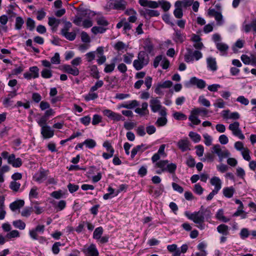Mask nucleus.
<instances>
[{
    "label": "nucleus",
    "mask_w": 256,
    "mask_h": 256,
    "mask_svg": "<svg viewBox=\"0 0 256 256\" xmlns=\"http://www.w3.org/2000/svg\"><path fill=\"white\" fill-rule=\"evenodd\" d=\"M210 182L212 185L214 186L213 190L218 192L222 188V182L220 178L217 176H214L210 179Z\"/></svg>",
    "instance_id": "412c9836"
},
{
    "label": "nucleus",
    "mask_w": 256,
    "mask_h": 256,
    "mask_svg": "<svg viewBox=\"0 0 256 256\" xmlns=\"http://www.w3.org/2000/svg\"><path fill=\"white\" fill-rule=\"evenodd\" d=\"M114 7L116 10H124L126 8V2L124 0H116Z\"/></svg>",
    "instance_id": "473e14b6"
},
{
    "label": "nucleus",
    "mask_w": 256,
    "mask_h": 256,
    "mask_svg": "<svg viewBox=\"0 0 256 256\" xmlns=\"http://www.w3.org/2000/svg\"><path fill=\"white\" fill-rule=\"evenodd\" d=\"M216 46L220 52H226L228 48V46L222 42H216Z\"/></svg>",
    "instance_id": "a18cd8bd"
},
{
    "label": "nucleus",
    "mask_w": 256,
    "mask_h": 256,
    "mask_svg": "<svg viewBox=\"0 0 256 256\" xmlns=\"http://www.w3.org/2000/svg\"><path fill=\"white\" fill-rule=\"evenodd\" d=\"M138 58L142 63L146 66L149 62L150 59L148 54L144 51H140L138 55Z\"/></svg>",
    "instance_id": "5701e85b"
},
{
    "label": "nucleus",
    "mask_w": 256,
    "mask_h": 256,
    "mask_svg": "<svg viewBox=\"0 0 256 256\" xmlns=\"http://www.w3.org/2000/svg\"><path fill=\"white\" fill-rule=\"evenodd\" d=\"M103 233V228L102 226L98 227L95 229L93 234V238L96 240L100 238Z\"/></svg>",
    "instance_id": "c9c22d12"
},
{
    "label": "nucleus",
    "mask_w": 256,
    "mask_h": 256,
    "mask_svg": "<svg viewBox=\"0 0 256 256\" xmlns=\"http://www.w3.org/2000/svg\"><path fill=\"white\" fill-rule=\"evenodd\" d=\"M228 129L232 132L234 136H238L240 139L244 140V138L245 137L240 128V123L238 122H234V123L230 124Z\"/></svg>",
    "instance_id": "39448f33"
},
{
    "label": "nucleus",
    "mask_w": 256,
    "mask_h": 256,
    "mask_svg": "<svg viewBox=\"0 0 256 256\" xmlns=\"http://www.w3.org/2000/svg\"><path fill=\"white\" fill-rule=\"evenodd\" d=\"M84 144L88 148H93L96 145V141L90 138L86 139L85 140L84 142Z\"/></svg>",
    "instance_id": "58836bf2"
},
{
    "label": "nucleus",
    "mask_w": 256,
    "mask_h": 256,
    "mask_svg": "<svg viewBox=\"0 0 256 256\" xmlns=\"http://www.w3.org/2000/svg\"><path fill=\"white\" fill-rule=\"evenodd\" d=\"M172 39L176 43H182L184 41L186 36L182 34L180 30L174 29Z\"/></svg>",
    "instance_id": "dca6fc26"
},
{
    "label": "nucleus",
    "mask_w": 256,
    "mask_h": 256,
    "mask_svg": "<svg viewBox=\"0 0 256 256\" xmlns=\"http://www.w3.org/2000/svg\"><path fill=\"white\" fill-rule=\"evenodd\" d=\"M61 34L67 40L72 41L76 37V33L75 32H68V31H65L61 32Z\"/></svg>",
    "instance_id": "2f4dec72"
},
{
    "label": "nucleus",
    "mask_w": 256,
    "mask_h": 256,
    "mask_svg": "<svg viewBox=\"0 0 256 256\" xmlns=\"http://www.w3.org/2000/svg\"><path fill=\"white\" fill-rule=\"evenodd\" d=\"M204 216L210 217V211L203 208L202 206L200 210L194 212L192 220L196 224H202L204 221Z\"/></svg>",
    "instance_id": "f03ea898"
},
{
    "label": "nucleus",
    "mask_w": 256,
    "mask_h": 256,
    "mask_svg": "<svg viewBox=\"0 0 256 256\" xmlns=\"http://www.w3.org/2000/svg\"><path fill=\"white\" fill-rule=\"evenodd\" d=\"M42 76L44 78H49L52 76V71L50 70L44 68L41 72Z\"/></svg>",
    "instance_id": "3c124183"
},
{
    "label": "nucleus",
    "mask_w": 256,
    "mask_h": 256,
    "mask_svg": "<svg viewBox=\"0 0 256 256\" xmlns=\"http://www.w3.org/2000/svg\"><path fill=\"white\" fill-rule=\"evenodd\" d=\"M158 84L162 88H170L172 86V82L170 80H166L162 82H159Z\"/></svg>",
    "instance_id": "338daca9"
},
{
    "label": "nucleus",
    "mask_w": 256,
    "mask_h": 256,
    "mask_svg": "<svg viewBox=\"0 0 256 256\" xmlns=\"http://www.w3.org/2000/svg\"><path fill=\"white\" fill-rule=\"evenodd\" d=\"M64 193L62 190L54 191L52 192L50 194V196L56 198V199H60L63 196Z\"/></svg>",
    "instance_id": "0e129e2a"
},
{
    "label": "nucleus",
    "mask_w": 256,
    "mask_h": 256,
    "mask_svg": "<svg viewBox=\"0 0 256 256\" xmlns=\"http://www.w3.org/2000/svg\"><path fill=\"white\" fill-rule=\"evenodd\" d=\"M38 188L36 186L32 187L29 193V198H36L38 197Z\"/></svg>",
    "instance_id": "de8ad7c7"
},
{
    "label": "nucleus",
    "mask_w": 256,
    "mask_h": 256,
    "mask_svg": "<svg viewBox=\"0 0 256 256\" xmlns=\"http://www.w3.org/2000/svg\"><path fill=\"white\" fill-rule=\"evenodd\" d=\"M20 236V233L17 230H13L8 233L6 235V238L8 239L18 238Z\"/></svg>",
    "instance_id": "864d4df0"
},
{
    "label": "nucleus",
    "mask_w": 256,
    "mask_h": 256,
    "mask_svg": "<svg viewBox=\"0 0 256 256\" xmlns=\"http://www.w3.org/2000/svg\"><path fill=\"white\" fill-rule=\"evenodd\" d=\"M96 20L97 24L100 26H107L108 24V22L103 16L97 18Z\"/></svg>",
    "instance_id": "4d7b16f0"
},
{
    "label": "nucleus",
    "mask_w": 256,
    "mask_h": 256,
    "mask_svg": "<svg viewBox=\"0 0 256 256\" xmlns=\"http://www.w3.org/2000/svg\"><path fill=\"white\" fill-rule=\"evenodd\" d=\"M141 15H143L146 18H150L153 16H158L160 15V12L156 10H152L144 9L140 12Z\"/></svg>",
    "instance_id": "f3484780"
},
{
    "label": "nucleus",
    "mask_w": 256,
    "mask_h": 256,
    "mask_svg": "<svg viewBox=\"0 0 256 256\" xmlns=\"http://www.w3.org/2000/svg\"><path fill=\"white\" fill-rule=\"evenodd\" d=\"M64 72L72 74L74 76H77L79 74L78 69L76 67H72L70 65L66 64L64 66Z\"/></svg>",
    "instance_id": "4be33fe9"
},
{
    "label": "nucleus",
    "mask_w": 256,
    "mask_h": 256,
    "mask_svg": "<svg viewBox=\"0 0 256 256\" xmlns=\"http://www.w3.org/2000/svg\"><path fill=\"white\" fill-rule=\"evenodd\" d=\"M222 116L224 118L238 120L240 118V114L238 112L230 113V110H224L222 111Z\"/></svg>",
    "instance_id": "aec40b11"
},
{
    "label": "nucleus",
    "mask_w": 256,
    "mask_h": 256,
    "mask_svg": "<svg viewBox=\"0 0 256 256\" xmlns=\"http://www.w3.org/2000/svg\"><path fill=\"white\" fill-rule=\"evenodd\" d=\"M176 165L174 163H170V164H167L166 166V170L168 171L170 174H174L175 172V171L176 169Z\"/></svg>",
    "instance_id": "69168bd1"
},
{
    "label": "nucleus",
    "mask_w": 256,
    "mask_h": 256,
    "mask_svg": "<svg viewBox=\"0 0 256 256\" xmlns=\"http://www.w3.org/2000/svg\"><path fill=\"white\" fill-rule=\"evenodd\" d=\"M208 113V110L204 108H197L193 109L188 117V120L191 122L188 126L193 128L194 125L199 124L201 122V120L198 118V116L205 117L207 116Z\"/></svg>",
    "instance_id": "f257e3e1"
},
{
    "label": "nucleus",
    "mask_w": 256,
    "mask_h": 256,
    "mask_svg": "<svg viewBox=\"0 0 256 256\" xmlns=\"http://www.w3.org/2000/svg\"><path fill=\"white\" fill-rule=\"evenodd\" d=\"M216 218L218 220L224 222H227L230 220V218L224 216V210L222 209H220L218 211L216 214Z\"/></svg>",
    "instance_id": "7c9ffc66"
},
{
    "label": "nucleus",
    "mask_w": 256,
    "mask_h": 256,
    "mask_svg": "<svg viewBox=\"0 0 256 256\" xmlns=\"http://www.w3.org/2000/svg\"><path fill=\"white\" fill-rule=\"evenodd\" d=\"M76 9L80 12V15L82 18H90L91 16H93L96 14L94 12H92L90 10L84 8L82 5L80 6L78 8H76Z\"/></svg>",
    "instance_id": "9d476101"
},
{
    "label": "nucleus",
    "mask_w": 256,
    "mask_h": 256,
    "mask_svg": "<svg viewBox=\"0 0 256 256\" xmlns=\"http://www.w3.org/2000/svg\"><path fill=\"white\" fill-rule=\"evenodd\" d=\"M187 52L184 55V60L186 62L193 61L194 60H199L202 56V53L199 50H194L188 48H186Z\"/></svg>",
    "instance_id": "7ed1b4c3"
},
{
    "label": "nucleus",
    "mask_w": 256,
    "mask_h": 256,
    "mask_svg": "<svg viewBox=\"0 0 256 256\" xmlns=\"http://www.w3.org/2000/svg\"><path fill=\"white\" fill-rule=\"evenodd\" d=\"M12 224L15 228L21 230H24L26 227L25 223L20 220L14 221Z\"/></svg>",
    "instance_id": "e433bc0d"
},
{
    "label": "nucleus",
    "mask_w": 256,
    "mask_h": 256,
    "mask_svg": "<svg viewBox=\"0 0 256 256\" xmlns=\"http://www.w3.org/2000/svg\"><path fill=\"white\" fill-rule=\"evenodd\" d=\"M208 68L213 72H215L218 69L216 58L212 57H208L206 59Z\"/></svg>",
    "instance_id": "b1692460"
},
{
    "label": "nucleus",
    "mask_w": 256,
    "mask_h": 256,
    "mask_svg": "<svg viewBox=\"0 0 256 256\" xmlns=\"http://www.w3.org/2000/svg\"><path fill=\"white\" fill-rule=\"evenodd\" d=\"M90 71L92 72L91 74L92 76L96 79L99 78L100 75L98 70L97 66L95 65H93L90 67Z\"/></svg>",
    "instance_id": "6e6d98bb"
},
{
    "label": "nucleus",
    "mask_w": 256,
    "mask_h": 256,
    "mask_svg": "<svg viewBox=\"0 0 256 256\" xmlns=\"http://www.w3.org/2000/svg\"><path fill=\"white\" fill-rule=\"evenodd\" d=\"M188 136L195 143H197L200 140V135L196 132H190Z\"/></svg>",
    "instance_id": "c03bdc74"
},
{
    "label": "nucleus",
    "mask_w": 256,
    "mask_h": 256,
    "mask_svg": "<svg viewBox=\"0 0 256 256\" xmlns=\"http://www.w3.org/2000/svg\"><path fill=\"white\" fill-rule=\"evenodd\" d=\"M87 254L88 256H98V252L94 244H90L87 248Z\"/></svg>",
    "instance_id": "c85d7f7f"
},
{
    "label": "nucleus",
    "mask_w": 256,
    "mask_h": 256,
    "mask_svg": "<svg viewBox=\"0 0 256 256\" xmlns=\"http://www.w3.org/2000/svg\"><path fill=\"white\" fill-rule=\"evenodd\" d=\"M148 104L144 102L142 104V108H138L135 109L134 112L140 116H144L149 114V111L148 109Z\"/></svg>",
    "instance_id": "a211bd4d"
},
{
    "label": "nucleus",
    "mask_w": 256,
    "mask_h": 256,
    "mask_svg": "<svg viewBox=\"0 0 256 256\" xmlns=\"http://www.w3.org/2000/svg\"><path fill=\"white\" fill-rule=\"evenodd\" d=\"M44 230V225H38L34 228L30 230L29 234L32 240H36L37 238L38 234H42Z\"/></svg>",
    "instance_id": "9b49d317"
},
{
    "label": "nucleus",
    "mask_w": 256,
    "mask_h": 256,
    "mask_svg": "<svg viewBox=\"0 0 256 256\" xmlns=\"http://www.w3.org/2000/svg\"><path fill=\"white\" fill-rule=\"evenodd\" d=\"M174 6L176 8L174 11V16L177 18H181L183 16V12L182 7L180 6V2H176L174 4Z\"/></svg>",
    "instance_id": "a878e982"
},
{
    "label": "nucleus",
    "mask_w": 256,
    "mask_h": 256,
    "mask_svg": "<svg viewBox=\"0 0 256 256\" xmlns=\"http://www.w3.org/2000/svg\"><path fill=\"white\" fill-rule=\"evenodd\" d=\"M212 152L218 156L220 162H222L224 158H228L230 156L228 150L226 149L222 150L219 144H216L213 146Z\"/></svg>",
    "instance_id": "20e7f679"
},
{
    "label": "nucleus",
    "mask_w": 256,
    "mask_h": 256,
    "mask_svg": "<svg viewBox=\"0 0 256 256\" xmlns=\"http://www.w3.org/2000/svg\"><path fill=\"white\" fill-rule=\"evenodd\" d=\"M143 48L144 52L151 54L154 50V46L149 38H146L144 40Z\"/></svg>",
    "instance_id": "4468645a"
},
{
    "label": "nucleus",
    "mask_w": 256,
    "mask_h": 256,
    "mask_svg": "<svg viewBox=\"0 0 256 256\" xmlns=\"http://www.w3.org/2000/svg\"><path fill=\"white\" fill-rule=\"evenodd\" d=\"M24 204V200H16L12 204H10V210L12 211H15L16 210L22 207Z\"/></svg>",
    "instance_id": "bb28decb"
},
{
    "label": "nucleus",
    "mask_w": 256,
    "mask_h": 256,
    "mask_svg": "<svg viewBox=\"0 0 256 256\" xmlns=\"http://www.w3.org/2000/svg\"><path fill=\"white\" fill-rule=\"evenodd\" d=\"M103 114L108 117L109 118L114 120L120 121L124 120L125 119L121 114L114 112L110 110H105L103 111Z\"/></svg>",
    "instance_id": "423d86ee"
},
{
    "label": "nucleus",
    "mask_w": 256,
    "mask_h": 256,
    "mask_svg": "<svg viewBox=\"0 0 256 256\" xmlns=\"http://www.w3.org/2000/svg\"><path fill=\"white\" fill-rule=\"evenodd\" d=\"M158 2L160 4L162 8L165 12L168 10L171 6L170 2L165 0H160Z\"/></svg>",
    "instance_id": "a19ab883"
},
{
    "label": "nucleus",
    "mask_w": 256,
    "mask_h": 256,
    "mask_svg": "<svg viewBox=\"0 0 256 256\" xmlns=\"http://www.w3.org/2000/svg\"><path fill=\"white\" fill-rule=\"evenodd\" d=\"M198 102L202 105L206 107H209L210 106V102L206 98L203 96H199Z\"/></svg>",
    "instance_id": "09e8293b"
},
{
    "label": "nucleus",
    "mask_w": 256,
    "mask_h": 256,
    "mask_svg": "<svg viewBox=\"0 0 256 256\" xmlns=\"http://www.w3.org/2000/svg\"><path fill=\"white\" fill-rule=\"evenodd\" d=\"M38 71L39 69L36 66H32L30 68V72L32 74L34 78H38L39 76Z\"/></svg>",
    "instance_id": "680f3d73"
},
{
    "label": "nucleus",
    "mask_w": 256,
    "mask_h": 256,
    "mask_svg": "<svg viewBox=\"0 0 256 256\" xmlns=\"http://www.w3.org/2000/svg\"><path fill=\"white\" fill-rule=\"evenodd\" d=\"M116 58H115L112 60L113 62L110 64H106L104 71L106 73L112 72L114 68L115 64L114 62L116 60Z\"/></svg>",
    "instance_id": "ea45409f"
},
{
    "label": "nucleus",
    "mask_w": 256,
    "mask_h": 256,
    "mask_svg": "<svg viewBox=\"0 0 256 256\" xmlns=\"http://www.w3.org/2000/svg\"><path fill=\"white\" fill-rule=\"evenodd\" d=\"M234 191V188L232 186L226 187L223 189V194L228 198H231L232 197Z\"/></svg>",
    "instance_id": "c756f323"
},
{
    "label": "nucleus",
    "mask_w": 256,
    "mask_h": 256,
    "mask_svg": "<svg viewBox=\"0 0 256 256\" xmlns=\"http://www.w3.org/2000/svg\"><path fill=\"white\" fill-rule=\"evenodd\" d=\"M150 103L151 110L154 112H159L160 110H162L163 108H166L162 106L158 98H152L150 100Z\"/></svg>",
    "instance_id": "6e6552de"
},
{
    "label": "nucleus",
    "mask_w": 256,
    "mask_h": 256,
    "mask_svg": "<svg viewBox=\"0 0 256 256\" xmlns=\"http://www.w3.org/2000/svg\"><path fill=\"white\" fill-rule=\"evenodd\" d=\"M60 23V20L54 17H49L48 24L52 27L53 31H56Z\"/></svg>",
    "instance_id": "393cba45"
},
{
    "label": "nucleus",
    "mask_w": 256,
    "mask_h": 256,
    "mask_svg": "<svg viewBox=\"0 0 256 256\" xmlns=\"http://www.w3.org/2000/svg\"><path fill=\"white\" fill-rule=\"evenodd\" d=\"M24 22V20L21 16H17L16 18L14 28L16 30H20L22 29Z\"/></svg>",
    "instance_id": "72a5a7b5"
},
{
    "label": "nucleus",
    "mask_w": 256,
    "mask_h": 256,
    "mask_svg": "<svg viewBox=\"0 0 256 256\" xmlns=\"http://www.w3.org/2000/svg\"><path fill=\"white\" fill-rule=\"evenodd\" d=\"M168 161V160H161L156 164V166L162 169V171H166V166Z\"/></svg>",
    "instance_id": "f704fd0d"
},
{
    "label": "nucleus",
    "mask_w": 256,
    "mask_h": 256,
    "mask_svg": "<svg viewBox=\"0 0 256 256\" xmlns=\"http://www.w3.org/2000/svg\"><path fill=\"white\" fill-rule=\"evenodd\" d=\"M159 114L161 117L158 118L155 124L159 127L164 126L168 122V120L166 117L167 115L166 108H164L162 110H160Z\"/></svg>",
    "instance_id": "0eeeda50"
},
{
    "label": "nucleus",
    "mask_w": 256,
    "mask_h": 256,
    "mask_svg": "<svg viewBox=\"0 0 256 256\" xmlns=\"http://www.w3.org/2000/svg\"><path fill=\"white\" fill-rule=\"evenodd\" d=\"M190 83L192 85H196L200 89L204 88L206 86V83L204 80L202 79H198L196 77H192L190 80Z\"/></svg>",
    "instance_id": "2eb2a0df"
},
{
    "label": "nucleus",
    "mask_w": 256,
    "mask_h": 256,
    "mask_svg": "<svg viewBox=\"0 0 256 256\" xmlns=\"http://www.w3.org/2000/svg\"><path fill=\"white\" fill-rule=\"evenodd\" d=\"M102 146L106 148V151L108 152H114V150L110 142L106 140L105 141L103 144Z\"/></svg>",
    "instance_id": "774afa93"
},
{
    "label": "nucleus",
    "mask_w": 256,
    "mask_h": 256,
    "mask_svg": "<svg viewBox=\"0 0 256 256\" xmlns=\"http://www.w3.org/2000/svg\"><path fill=\"white\" fill-rule=\"evenodd\" d=\"M103 84L104 82L102 80H100L97 81L96 82L95 84L90 88V92H94L98 88H101L103 86Z\"/></svg>",
    "instance_id": "e2e57ef3"
},
{
    "label": "nucleus",
    "mask_w": 256,
    "mask_h": 256,
    "mask_svg": "<svg viewBox=\"0 0 256 256\" xmlns=\"http://www.w3.org/2000/svg\"><path fill=\"white\" fill-rule=\"evenodd\" d=\"M26 24L30 31H32L35 28V22L30 18H28Z\"/></svg>",
    "instance_id": "49530a36"
},
{
    "label": "nucleus",
    "mask_w": 256,
    "mask_h": 256,
    "mask_svg": "<svg viewBox=\"0 0 256 256\" xmlns=\"http://www.w3.org/2000/svg\"><path fill=\"white\" fill-rule=\"evenodd\" d=\"M242 30L246 33H248L252 30L256 33V19L253 20L249 24H243Z\"/></svg>",
    "instance_id": "6ab92c4d"
},
{
    "label": "nucleus",
    "mask_w": 256,
    "mask_h": 256,
    "mask_svg": "<svg viewBox=\"0 0 256 256\" xmlns=\"http://www.w3.org/2000/svg\"><path fill=\"white\" fill-rule=\"evenodd\" d=\"M133 66L136 70H140L145 66L138 58L134 60Z\"/></svg>",
    "instance_id": "8fccbe9b"
},
{
    "label": "nucleus",
    "mask_w": 256,
    "mask_h": 256,
    "mask_svg": "<svg viewBox=\"0 0 256 256\" xmlns=\"http://www.w3.org/2000/svg\"><path fill=\"white\" fill-rule=\"evenodd\" d=\"M49 173L48 170H40L36 173L34 176V179L39 183L44 182L47 178V176Z\"/></svg>",
    "instance_id": "1a4fd4ad"
},
{
    "label": "nucleus",
    "mask_w": 256,
    "mask_h": 256,
    "mask_svg": "<svg viewBox=\"0 0 256 256\" xmlns=\"http://www.w3.org/2000/svg\"><path fill=\"white\" fill-rule=\"evenodd\" d=\"M48 119V118L44 116H42L38 120H37L38 126L41 128L47 126L48 125L46 124V123Z\"/></svg>",
    "instance_id": "603ef678"
},
{
    "label": "nucleus",
    "mask_w": 256,
    "mask_h": 256,
    "mask_svg": "<svg viewBox=\"0 0 256 256\" xmlns=\"http://www.w3.org/2000/svg\"><path fill=\"white\" fill-rule=\"evenodd\" d=\"M173 116L176 120H185L187 118L186 114L180 112H175L173 114Z\"/></svg>",
    "instance_id": "5fc2aeb1"
},
{
    "label": "nucleus",
    "mask_w": 256,
    "mask_h": 256,
    "mask_svg": "<svg viewBox=\"0 0 256 256\" xmlns=\"http://www.w3.org/2000/svg\"><path fill=\"white\" fill-rule=\"evenodd\" d=\"M216 229L217 231L223 236H227L229 234V227L224 224L219 225Z\"/></svg>",
    "instance_id": "cd10ccee"
},
{
    "label": "nucleus",
    "mask_w": 256,
    "mask_h": 256,
    "mask_svg": "<svg viewBox=\"0 0 256 256\" xmlns=\"http://www.w3.org/2000/svg\"><path fill=\"white\" fill-rule=\"evenodd\" d=\"M98 98V95L97 94L90 92L87 95L84 96V99L86 101H90L91 100H94Z\"/></svg>",
    "instance_id": "bf43d9fd"
},
{
    "label": "nucleus",
    "mask_w": 256,
    "mask_h": 256,
    "mask_svg": "<svg viewBox=\"0 0 256 256\" xmlns=\"http://www.w3.org/2000/svg\"><path fill=\"white\" fill-rule=\"evenodd\" d=\"M134 57V54L132 53H127L123 56L124 62L126 64H130Z\"/></svg>",
    "instance_id": "79ce46f5"
},
{
    "label": "nucleus",
    "mask_w": 256,
    "mask_h": 256,
    "mask_svg": "<svg viewBox=\"0 0 256 256\" xmlns=\"http://www.w3.org/2000/svg\"><path fill=\"white\" fill-rule=\"evenodd\" d=\"M20 186V184L16 181H12L10 184V188L14 192H18Z\"/></svg>",
    "instance_id": "4c0bfd02"
},
{
    "label": "nucleus",
    "mask_w": 256,
    "mask_h": 256,
    "mask_svg": "<svg viewBox=\"0 0 256 256\" xmlns=\"http://www.w3.org/2000/svg\"><path fill=\"white\" fill-rule=\"evenodd\" d=\"M177 146L182 152L190 150V142L188 138L181 139L178 140L177 143Z\"/></svg>",
    "instance_id": "f8f14e48"
},
{
    "label": "nucleus",
    "mask_w": 256,
    "mask_h": 256,
    "mask_svg": "<svg viewBox=\"0 0 256 256\" xmlns=\"http://www.w3.org/2000/svg\"><path fill=\"white\" fill-rule=\"evenodd\" d=\"M106 28H104L102 26H95L92 28L91 29V31L94 34H96L98 33H104L106 32Z\"/></svg>",
    "instance_id": "37998d69"
},
{
    "label": "nucleus",
    "mask_w": 256,
    "mask_h": 256,
    "mask_svg": "<svg viewBox=\"0 0 256 256\" xmlns=\"http://www.w3.org/2000/svg\"><path fill=\"white\" fill-rule=\"evenodd\" d=\"M194 0H183L182 1L177 0L176 2H180V6L184 8H187L192 5Z\"/></svg>",
    "instance_id": "052dcab7"
},
{
    "label": "nucleus",
    "mask_w": 256,
    "mask_h": 256,
    "mask_svg": "<svg viewBox=\"0 0 256 256\" xmlns=\"http://www.w3.org/2000/svg\"><path fill=\"white\" fill-rule=\"evenodd\" d=\"M40 133L44 139H48L54 136V130H52L50 126H47L41 128Z\"/></svg>",
    "instance_id": "ddd939ff"
},
{
    "label": "nucleus",
    "mask_w": 256,
    "mask_h": 256,
    "mask_svg": "<svg viewBox=\"0 0 256 256\" xmlns=\"http://www.w3.org/2000/svg\"><path fill=\"white\" fill-rule=\"evenodd\" d=\"M114 48L116 50L120 51L124 49L126 50L127 46L124 43L120 41L115 44Z\"/></svg>",
    "instance_id": "13d9d810"
}]
</instances>
